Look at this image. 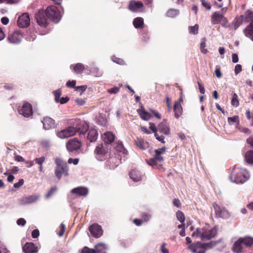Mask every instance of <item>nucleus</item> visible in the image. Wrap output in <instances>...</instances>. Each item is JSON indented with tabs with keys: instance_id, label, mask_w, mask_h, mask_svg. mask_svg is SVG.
Wrapping results in <instances>:
<instances>
[{
	"instance_id": "f257e3e1",
	"label": "nucleus",
	"mask_w": 253,
	"mask_h": 253,
	"mask_svg": "<svg viewBox=\"0 0 253 253\" xmlns=\"http://www.w3.org/2000/svg\"><path fill=\"white\" fill-rule=\"evenodd\" d=\"M56 167L54 170V174L56 177L61 179L62 176H68L69 175V166L66 162L61 158H56L54 160Z\"/></svg>"
},
{
	"instance_id": "f03ea898",
	"label": "nucleus",
	"mask_w": 253,
	"mask_h": 253,
	"mask_svg": "<svg viewBox=\"0 0 253 253\" xmlns=\"http://www.w3.org/2000/svg\"><path fill=\"white\" fill-rule=\"evenodd\" d=\"M241 16L242 17L245 23H250L244 29L243 33L246 37L250 38L253 41V11L248 9Z\"/></svg>"
},
{
	"instance_id": "7ed1b4c3",
	"label": "nucleus",
	"mask_w": 253,
	"mask_h": 253,
	"mask_svg": "<svg viewBox=\"0 0 253 253\" xmlns=\"http://www.w3.org/2000/svg\"><path fill=\"white\" fill-rule=\"evenodd\" d=\"M230 177L231 180L236 183H243L249 179V175L245 170H242L238 168H234L232 170Z\"/></svg>"
},
{
	"instance_id": "20e7f679",
	"label": "nucleus",
	"mask_w": 253,
	"mask_h": 253,
	"mask_svg": "<svg viewBox=\"0 0 253 253\" xmlns=\"http://www.w3.org/2000/svg\"><path fill=\"white\" fill-rule=\"evenodd\" d=\"M166 151V147H163L161 148L155 150L154 152L155 154L154 157L147 160V163L150 166L152 167L158 166V169H163L162 165H159V163H161L164 161V158L162 156L161 154L165 153Z\"/></svg>"
},
{
	"instance_id": "39448f33",
	"label": "nucleus",
	"mask_w": 253,
	"mask_h": 253,
	"mask_svg": "<svg viewBox=\"0 0 253 253\" xmlns=\"http://www.w3.org/2000/svg\"><path fill=\"white\" fill-rule=\"evenodd\" d=\"M215 245V243L213 242L207 243H202L200 242H198L191 244L188 248L193 253H205L207 249H211Z\"/></svg>"
},
{
	"instance_id": "423d86ee",
	"label": "nucleus",
	"mask_w": 253,
	"mask_h": 253,
	"mask_svg": "<svg viewBox=\"0 0 253 253\" xmlns=\"http://www.w3.org/2000/svg\"><path fill=\"white\" fill-rule=\"evenodd\" d=\"M45 10V14L48 19L55 23H57L60 19V11L55 6H49Z\"/></svg>"
},
{
	"instance_id": "0eeeda50",
	"label": "nucleus",
	"mask_w": 253,
	"mask_h": 253,
	"mask_svg": "<svg viewBox=\"0 0 253 253\" xmlns=\"http://www.w3.org/2000/svg\"><path fill=\"white\" fill-rule=\"evenodd\" d=\"M109 149L106 144L100 143L98 144L94 150V154L96 158L99 161H103L107 157Z\"/></svg>"
},
{
	"instance_id": "6e6552de",
	"label": "nucleus",
	"mask_w": 253,
	"mask_h": 253,
	"mask_svg": "<svg viewBox=\"0 0 253 253\" xmlns=\"http://www.w3.org/2000/svg\"><path fill=\"white\" fill-rule=\"evenodd\" d=\"M202 240H209L214 238L217 233V229L216 227L209 229L207 227L202 228Z\"/></svg>"
},
{
	"instance_id": "1a4fd4ad",
	"label": "nucleus",
	"mask_w": 253,
	"mask_h": 253,
	"mask_svg": "<svg viewBox=\"0 0 253 253\" xmlns=\"http://www.w3.org/2000/svg\"><path fill=\"white\" fill-rule=\"evenodd\" d=\"M35 18L37 23L42 27H46L48 25V18L45 14V10L39 9L35 14Z\"/></svg>"
},
{
	"instance_id": "9d476101",
	"label": "nucleus",
	"mask_w": 253,
	"mask_h": 253,
	"mask_svg": "<svg viewBox=\"0 0 253 253\" xmlns=\"http://www.w3.org/2000/svg\"><path fill=\"white\" fill-rule=\"evenodd\" d=\"M211 21L213 24H218L222 22V26L226 27L228 23L227 19L220 12H214L211 16Z\"/></svg>"
},
{
	"instance_id": "9b49d317",
	"label": "nucleus",
	"mask_w": 253,
	"mask_h": 253,
	"mask_svg": "<svg viewBox=\"0 0 253 253\" xmlns=\"http://www.w3.org/2000/svg\"><path fill=\"white\" fill-rule=\"evenodd\" d=\"M212 206L216 217L224 219L229 217L230 213L225 208L220 207L215 203L212 204Z\"/></svg>"
},
{
	"instance_id": "f8f14e48",
	"label": "nucleus",
	"mask_w": 253,
	"mask_h": 253,
	"mask_svg": "<svg viewBox=\"0 0 253 253\" xmlns=\"http://www.w3.org/2000/svg\"><path fill=\"white\" fill-rule=\"evenodd\" d=\"M73 124L76 125L74 128H76V132L79 131L80 133L84 134L88 130L89 126L84 121L76 119L74 120Z\"/></svg>"
},
{
	"instance_id": "ddd939ff",
	"label": "nucleus",
	"mask_w": 253,
	"mask_h": 253,
	"mask_svg": "<svg viewBox=\"0 0 253 253\" xmlns=\"http://www.w3.org/2000/svg\"><path fill=\"white\" fill-rule=\"evenodd\" d=\"M81 146V142L77 138L71 139L66 143L67 149L70 152H73L79 150Z\"/></svg>"
},
{
	"instance_id": "4468645a",
	"label": "nucleus",
	"mask_w": 253,
	"mask_h": 253,
	"mask_svg": "<svg viewBox=\"0 0 253 253\" xmlns=\"http://www.w3.org/2000/svg\"><path fill=\"white\" fill-rule=\"evenodd\" d=\"M76 133V128L74 126H68L64 129L57 132V136L62 139L66 138L74 135Z\"/></svg>"
},
{
	"instance_id": "2eb2a0df",
	"label": "nucleus",
	"mask_w": 253,
	"mask_h": 253,
	"mask_svg": "<svg viewBox=\"0 0 253 253\" xmlns=\"http://www.w3.org/2000/svg\"><path fill=\"white\" fill-rule=\"evenodd\" d=\"M22 38L23 35L22 33L16 31L8 35L7 41L10 43L18 44L21 42Z\"/></svg>"
},
{
	"instance_id": "dca6fc26",
	"label": "nucleus",
	"mask_w": 253,
	"mask_h": 253,
	"mask_svg": "<svg viewBox=\"0 0 253 253\" xmlns=\"http://www.w3.org/2000/svg\"><path fill=\"white\" fill-rule=\"evenodd\" d=\"M18 112L25 117H29L33 113L32 105L28 102L24 103L21 108L19 109Z\"/></svg>"
},
{
	"instance_id": "f3484780",
	"label": "nucleus",
	"mask_w": 253,
	"mask_h": 253,
	"mask_svg": "<svg viewBox=\"0 0 253 253\" xmlns=\"http://www.w3.org/2000/svg\"><path fill=\"white\" fill-rule=\"evenodd\" d=\"M30 18L28 13H24L20 16L17 20V25L19 27L26 28L29 26Z\"/></svg>"
},
{
	"instance_id": "a211bd4d",
	"label": "nucleus",
	"mask_w": 253,
	"mask_h": 253,
	"mask_svg": "<svg viewBox=\"0 0 253 253\" xmlns=\"http://www.w3.org/2000/svg\"><path fill=\"white\" fill-rule=\"evenodd\" d=\"M89 230L94 238H99L103 234V230L100 225L97 223H94L89 227Z\"/></svg>"
},
{
	"instance_id": "6ab92c4d",
	"label": "nucleus",
	"mask_w": 253,
	"mask_h": 253,
	"mask_svg": "<svg viewBox=\"0 0 253 253\" xmlns=\"http://www.w3.org/2000/svg\"><path fill=\"white\" fill-rule=\"evenodd\" d=\"M143 7V4L141 1L131 0L128 5V9L133 12H138L140 9Z\"/></svg>"
},
{
	"instance_id": "aec40b11",
	"label": "nucleus",
	"mask_w": 253,
	"mask_h": 253,
	"mask_svg": "<svg viewBox=\"0 0 253 253\" xmlns=\"http://www.w3.org/2000/svg\"><path fill=\"white\" fill-rule=\"evenodd\" d=\"M116 138L115 135L112 132L107 131L102 135V139L106 145L112 143Z\"/></svg>"
},
{
	"instance_id": "412c9836",
	"label": "nucleus",
	"mask_w": 253,
	"mask_h": 253,
	"mask_svg": "<svg viewBox=\"0 0 253 253\" xmlns=\"http://www.w3.org/2000/svg\"><path fill=\"white\" fill-rule=\"evenodd\" d=\"M71 192L75 195L76 196L81 197V196H86L88 193V190L87 188L79 186L77 188H75L73 189Z\"/></svg>"
},
{
	"instance_id": "4be33fe9",
	"label": "nucleus",
	"mask_w": 253,
	"mask_h": 253,
	"mask_svg": "<svg viewBox=\"0 0 253 253\" xmlns=\"http://www.w3.org/2000/svg\"><path fill=\"white\" fill-rule=\"evenodd\" d=\"M22 249L25 253H36L38 251V248L32 242L26 243Z\"/></svg>"
},
{
	"instance_id": "5701e85b",
	"label": "nucleus",
	"mask_w": 253,
	"mask_h": 253,
	"mask_svg": "<svg viewBox=\"0 0 253 253\" xmlns=\"http://www.w3.org/2000/svg\"><path fill=\"white\" fill-rule=\"evenodd\" d=\"M158 130L165 135H169L170 133L169 126L165 120L158 125Z\"/></svg>"
},
{
	"instance_id": "b1692460",
	"label": "nucleus",
	"mask_w": 253,
	"mask_h": 253,
	"mask_svg": "<svg viewBox=\"0 0 253 253\" xmlns=\"http://www.w3.org/2000/svg\"><path fill=\"white\" fill-rule=\"evenodd\" d=\"M150 129L154 133V135L156 138L160 142H162L163 144L166 143L165 139V137L163 135H160L158 133V128H157L155 125L153 123H150Z\"/></svg>"
},
{
	"instance_id": "393cba45",
	"label": "nucleus",
	"mask_w": 253,
	"mask_h": 253,
	"mask_svg": "<svg viewBox=\"0 0 253 253\" xmlns=\"http://www.w3.org/2000/svg\"><path fill=\"white\" fill-rule=\"evenodd\" d=\"M243 241L241 238H239L233 244L232 250L234 253H240L243 250Z\"/></svg>"
},
{
	"instance_id": "a878e982",
	"label": "nucleus",
	"mask_w": 253,
	"mask_h": 253,
	"mask_svg": "<svg viewBox=\"0 0 253 253\" xmlns=\"http://www.w3.org/2000/svg\"><path fill=\"white\" fill-rule=\"evenodd\" d=\"M98 131L95 128H91L89 130V132L88 133L87 139L90 142H93L96 141L98 138Z\"/></svg>"
},
{
	"instance_id": "bb28decb",
	"label": "nucleus",
	"mask_w": 253,
	"mask_h": 253,
	"mask_svg": "<svg viewBox=\"0 0 253 253\" xmlns=\"http://www.w3.org/2000/svg\"><path fill=\"white\" fill-rule=\"evenodd\" d=\"M43 128L46 130H48L53 127L54 126V120L49 117H45L42 121Z\"/></svg>"
},
{
	"instance_id": "cd10ccee",
	"label": "nucleus",
	"mask_w": 253,
	"mask_h": 253,
	"mask_svg": "<svg viewBox=\"0 0 253 253\" xmlns=\"http://www.w3.org/2000/svg\"><path fill=\"white\" fill-rule=\"evenodd\" d=\"M173 111L174 112V116L176 119H178L182 114L183 109L181 104L179 102H175L173 106Z\"/></svg>"
},
{
	"instance_id": "c85d7f7f",
	"label": "nucleus",
	"mask_w": 253,
	"mask_h": 253,
	"mask_svg": "<svg viewBox=\"0 0 253 253\" xmlns=\"http://www.w3.org/2000/svg\"><path fill=\"white\" fill-rule=\"evenodd\" d=\"M137 112L140 116L141 119L144 120H149L152 117L150 113H148L145 110V109L143 106L141 107L140 109L137 110Z\"/></svg>"
},
{
	"instance_id": "c756f323",
	"label": "nucleus",
	"mask_w": 253,
	"mask_h": 253,
	"mask_svg": "<svg viewBox=\"0 0 253 253\" xmlns=\"http://www.w3.org/2000/svg\"><path fill=\"white\" fill-rule=\"evenodd\" d=\"M40 198L39 195H33L25 197L23 200L24 204H29L36 202Z\"/></svg>"
},
{
	"instance_id": "7c9ffc66",
	"label": "nucleus",
	"mask_w": 253,
	"mask_h": 253,
	"mask_svg": "<svg viewBox=\"0 0 253 253\" xmlns=\"http://www.w3.org/2000/svg\"><path fill=\"white\" fill-rule=\"evenodd\" d=\"M129 176L131 179L135 182L141 180V175L140 172L135 169H133L130 171Z\"/></svg>"
},
{
	"instance_id": "2f4dec72",
	"label": "nucleus",
	"mask_w": 253,
	"mask_h": 253,
	"mask_svg": "<svg viewBox=\"0 0 253 253\" xmlns=\"http://www.w3.org/2000/svg\"><path fill=\"white\" fill-rule=\"evenodd\" d=\"M133 25L136 29H142L144 27V20L142 17L135 18L133 20Z\"/></svg>"
},
{
	"instance_id": "473e14b6",
	"label": "nucleus",
	"mask_w": 253,
	"mask_h": 253,
	"mask_svg": "<svg viewBox=\"0 0 253 253\" xmlns=\"http://www.w3.org/2000/svg\"><path fill=\"white\" fill-rule=\"evenodd\" d=\"M243 241V246L246 247L250 248L253 245V237L246 236L244 237H241Z\"/></svg>"
},
{
	"instance_id": "72a5a7b5",
	"label": "nucleus",
	"mask_w": 253,
	"mask_h": 253,
	"mask_svg": "<svg viewBox=\"0 0 253 253\" xmlns=\"http://www.w3.org/2000/svg\"><path fill=\"white\" fill-rule=\"evenodd\" d=\"M70 68L77 74L81 73L84 70V65L80 63H77L76 65H71L70 66Z\"/></svg>"
},
{
	"instance_id": "f704fd0d",
	"label": "nucleus",
	"mask_w": 253,
	"mask_h": 253,
	"mask_svg": "<svg viewBox=\"0 0 253 253\" xmlns=\"http://www.w3.org/2000/svg\"><path fill=\"white\" fill-rule=\"evenodd\" d=\"M244 22L242 16H239L236 17L232 23V24L234 25V29L237 30L242 24Z\"/></svg>"
},
{
	"instance_id": "c9c22d12",
	"label": "nucleus",
	"mask_w": 253,
	"mask_h": 253,
	"mask_svg": "<svg viewBox=\"0 0 253 253\" xmlns=\"http://www.w3.org/2000/svg\"><path fill=\"white\" fill-rule=\"evenodd\" d=\"M115 148L118 152L122 153L126 155L128 153L126 149L124 147L123 143L121 141H118L115 143Z\"/></svg>"
},
{
	"instance_id": "e433bc0d",
	"label": "nucleus",
	"mask_w": 253,
	"mask_h": 253,
	"mask_svg": "<svg viewBox=\"0 0 253 253\" xmlns=\"http://www.w3.org/2000/svg\"><path fill=\"white\" fill-rule=\"evenodd\" d=\"M135 142L136 146L141 149H145L147 147V143L142 139L137 138Z\"/></svg>"
},
{
	"instance_id": "4c0bfd02",
	"label": "nucleus",
	"mask_w": 253,
	"mask_h": 253,
	"mask_svg": "<svg viewBox=\"0 0 253 253\" xmlns=\"http://www.w3.org/2000/svg\"><path fill=\"white\" fill-rule=\"evenodd\" d=\"M245 159L248 163L253 164V150H250L246 152Z\"/></svg>"
},
{
	"instance_id": "58836bf2",
	"label": "nucleus",
	"mask_w": 253,
	"mask_h": 253,
	"mask_svg": "<svg viewBox=\"0 0 253 253\" xmlns=\"http://www.w3.org/2000/svg\"><path fill=\"white\" fill-rule=\"evenodd\" d=\"M107 246L103 243H98L95 246V251L96 253H99L103 251L106 250Z\"/></svg>"
},
{
	"instance_id": "ea45409f",
	"label": "nucleus",
	"mask_w": 253,
	"mask_h": 253,
	"mask_svg": "<svg viewBox=\"0 0 253 253\" xmlns=\"http://www.w3.org/2000/svg\"><path fill=\"white\" fill-rule=\"evenodd\" d=\"M57 190V187L53 186L51 187L46 194L45 197L46 199H49L56 192Z\"/></svg>"
},
{
	"instance_id": "a19ab883",
	"label": "nucleus",
	"mask_w": 253,
	"mask_h": 253,
	"mask_svg": "<svg viewBox=\"0 0 253 253\" xmlns=\"http://www.w3.org/2000/svg\"><path fill=\"white\" fill-rule=\"evenodd\" d=\"M177 219L183 223L185 221V216L183 212L180 211H178L176 213Z\"/></svg>"
},
{
	"instance_id": "79ce46f5",
	"label": "nucleus",
	"mask_w": 253,
	"mask_h": 253,
	"mask_svg": "<svg viewBox=\"0 0 253 253\" xmlns=\"http://www.w3.org/2000/svg\"><path fill=\"white\" fill-rule=\"evenodd\" d=\"M203 230L202 228H197L196 230L192 234V237L193 238H200L202 240V231Z\"/></svg>"
},
{
	"instance_id": "37998d69",
	"label": "nucleus",
	"mask_w": 253,
	"mask_h": 253,
	"mask_svg": "<svg viewBox=\"0 0 253 253\" xmlns=\"http://www.w3.org/2000/svg\"><path fill=\"white\" fill-rule=\"evenodd\" d=\"M231 104L233 106H235L236 107L239 105V102L238 99V95L236 93H234L233 95V97L231 100Z\"/></svg>"
},
{
	"instance_id": "c03bdc74",
	"label": "nucleus",
	"mask_w": 253,
	"mask_h": 253,
	"mask_svg": "<svg viewBox=\"0 0 253 253\" xmlns=\"http://www.w3.org/2000/svg\"><path fill=\"white\" fill-rule=\"evenodd\" d=\"M61 90L60 89H58L53 91V94L55 97V101L56 102H59L60 96L61 95Z\"/></svg>"
},
{
	"instance_id": "a18cd8bd",
	"label": "nucleus",
	"mask_w": 253,
	"mask_h": 253,
	"mask_svg": "<svg viewBox=\"0 0 253 253\" xmlns=\"http://www.w3.org/2000/svg\"><path fill=\"white\" fill-rule=\"evenodd\" d=\"M199 26L198 24H196L194 26H190L189 28V32L191 34L196 35L198 34Z\"/></svg>"
},
{
	"instance_id": "49530a36",
	"label": "nucleus",
	"mask_w": 253,
	"mask_h": 253,
	"mask_svg": "<svg viewBox=\"0 0 253 253\" xmlns=\"http://www.w3.org/2000/svg\"><path fill=\"white\" fill-rule=\"evenodd\" d=\"M178 13L177 10L175 9H169L167 13V15L168 17H173L175 16Z\"/></svg>"
},
{
	"instance_id": "de8ad7c7",
	"label": "nucleus",
	"mask_w": 253,
	"mask_h": 253,
	"mask_svg": "<svg viewBox=\"0 0 253 253\" xmlns=\"http://www.w3.org/2000/svg\"><path fill=\"white\" fill-rule=\"evenodd\" d=\"M167 244L166 243H163L160 247L161 253H169V250L166 248Z\"/></svg>"
},
{
	"instance_id": "09e8293b",
	"label": "nucleus",
	"mask_w": 253,
	"mask_h": 253,
	"mask_svg": "<svg viewBox=\"0 0 253 253\" xmlns=\"http://www.w3.org/2000/svg\"><path fill=\"white\" fill-rule=\"evenodd\" d=\"M59 231L58 233V235L61 237L62 236L65 231L66 227L65 225L63 223H61L59 226Z\"/></svg>"
},
{
	"instance_id": "8fccbe9b",
	"label": "nucleus",
	"mask_w": 253,
	"mask_h": 253,
	"mask_svg": "<svg viewBox=\"0 0 253 253\" xmlns=\"http://www.w3.org/2000/svg\"><path fill=\"white\" fill-rule=\"evenodd\" d=\"M82 253H96L94 249L84 247L82 250Z\"/></svg>"
},
{
	"instance_id": "3c124183",
	"label": "nucleus",
	"mask_w": 253,
	"mask_h": 253,
	"mask_svg": "<svg viewBox=\"0 0 253 253\" xmlns=\"http://www.w3.org/2000/svg\"><path fill=\"white\" fill-rule=\"evenodd\" d=\"M201 2L202 3V5L207 9L210 10L211 9V4L209 2L206 0H201Z\"/></svg>"
},
{
	"instance_id": "603ef678",
	"label": "nucleus",
	"mask_w": 253,
	"mask_h": 253,
	"mask_svg": "<svg viewBox=\"0 0 253 253\" xmlns=\"http://www.w3.org/2000/svg\"><path fill=\"white\" fill-rule=\"evenodd\" d=\"M205 47H206V42H205V41H204L202 42L200 44L201 51L204 54H206L208 52V49H206Z\"/></svg>"
},
{
	"instance_id": "864d4df0",
	"label": "nucleus",
	"mask_w": 253,
	"mask_h": 253,
	"mask_svg": "<svg viewBox=\"0 0 253 253\" xmlns=\"http://www.w3.org/2000/svg\"><path fill=\"white\" fill-rule=\"evenodd\" d=\"M20 0H0V3H6L7 4H16Z\"/></svg>"
},
{
	"instance_id": "5fc2aeb1",
	"label": "nucleus",
	"mask_w": 253,
	"mask_h": 253,
	"mask_svg": "<svg viewBox=\"0 0 253 253\" xmlns=\"http://www.w3.org/2000/svg\"><path fill=\"white\" fill-rule=\"evenodd\" d=\"M112 60L114 62L117 63L118 64H120V65H122L124 63V61L122 59L118 58L115 56H113L112 57Z\"/></svg>"
},
{
	"instance_id": "6e6d98bb",
	"label": "nucleus",
	"mask_w": 253,
	"mask_h": 253,
	"mask_svg": "<svg viewBox=\"0 0 253 253\" xmlns=\"http://www.w3.org/2000/svg\"><path fill=\"white\" fill-rule=\"evenodd\" d=\"M141 216L144 221L147 222L150 219L151 215L147 213L143 212L141 213Z\"/></svg>"
},
{
	"instance_id": "4d7b16f0",
	"label": "nucleus",
	"mask_w": 253,
	"mask_h": 253,
	"mask_svg": "<svg viewBox=\"0 0 253 253\" xmlns=\"http://www.w3.org/2000/svg\"><path fill=\"white\" fill-rule=\"evenodd\" d=\"M45 158L44 156L41 157L40 158H36L35 159V161L36 164H39V165H42L43 163L45 161Z\"/></svg>"
},
{
	"instance_id": "13d9d810",
	"label": "nucleus",
	"mask_w": 253,
	"mask_h": 253,
	"mask_svg": "<svg viewBox=\"0 0 253 253\" xmlns=\"http://www.w3.org/2000/svg\"><path fill=\"white\" fill-rule=\"evenodd\" d=\"M246 115L248 120H252V125H253V114H252L250 110H247L246 112Z\"/></svg>"
},
{
	"instance_id": "bf43d9fd",
	"label": "nucleus",
	"mask_w": 253,
	"mask_h": 253,
	"mask_svg": "<svg viewBox=\"0 0 253 253\" xmlns=\"http://www.w3.org/2000/svg\"><path fill=\"white\" fill-rule=\"evenodd\" d=\"M120 90V88L118 87H114L110 88L108 90V92L110 94H116Z\"/></svg>"
},
{
	"instance_id": "052dcab7",
	"label": "nucleus",
	"mask_w": 253,
	"mask_h": 253,
	"mask_svg": "<svg viewBox=\"0 0 253 253\" xmlns=\"http://www.w3.org/2000/svg\"><path fill=\"white\" fill-rule=\"evenodd\" d=\"M24 180L23 179H20L19 181L14 184V187L15 188H18L23 185Z\"/></svg>"
},
{
	"instance_id": "680f3d73",
	"label": "nucleus",
	"mask_w": 253,
	"mask_h": 253,
	"mask_svg": "<svg viewBox=\"0 0 253 253\" xmlns=\"http://www.w3.org/2000/svg\"><path fill=\"white\" fill-rule=\"evenodd\" d=\"M76 84V81H69L66 83V86L68 87L73 88V87H75Z\"/></svg>"
},
{
	"instance_id": "e2e57ef3",
	"label": "nucleus",
	"mask_w": 253,
	"mask_h": 253,
	"mask_svg": "<svg viewBox=\"0 0 253 253\" xmlns=\"http://www.w3.org/2000/svg\"><path fill=\"white\" fill-rule=\"evenodd\" d=\"M79 159L78 158L72 159L69 158L68 160V163L69 164L73 163L74 165H76L79 163Z\"/></svg>"
},
{
	"instance_id": "0e129e2a",
	"label": "nucleus",
	"mask_w": 253,
	"mask_h": 253,
	"mask_svg": "<svg viewBox=\"0 0 253 253\" xmlns=\"http://www.w3.org/2000/svg\"><path fill=\"white\" fill-rule=\"evenodd\" d=\"M234 71L236 75L238 74L242 71V66L240 64H237L235 67Z\"/></svg>"
},
{
	"instance_id": "69168bd1",
	"label": "nucleus",
	"mask_w": 253,
	"mask_h": 253,
	"mask_svg": "<svg viewBox=\"0 0 253 253\" xmlns=\"http://www.w3.org/2000/svg\"><path fill=\"white\" fill-rule=\"evenodd\" d=\"M16 222L18 225L24 226L26 223V221L23 218H20L17 220Z\"/></svg>"
},
{
	"instance_id": "338daca9",
	"label": "nucleus",
	"mask_w": 253,
	"mask_h": 253,
	"mask_svg": "<svg viewBox=\"0 0 253 253\" xmlns=\"http://www.w3.org/2000/svg\"><path fill=\"white\" fill-rule=\"evenodd\" d=\"M240 131L246 134H251V131L247 127H243L240 128Z\"/></svg>"
},
{
	"instance_id": "774afa93",
	"label": "nucleus",
	"mask_w": 253,
	"mask_h": 253,
	"mask_svg": "<svg viewBox=\"0 0 253 253\" xmlns=\"http://www.w3.org/2000/svg\"><path fill=\"white\" fill-rule=\"evenodd\" d=\"M173 205L177 208H179L181 206V203L178 199H174L172 201Z\"/></svg>"
}]
</instances>
